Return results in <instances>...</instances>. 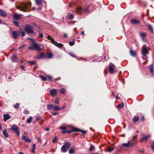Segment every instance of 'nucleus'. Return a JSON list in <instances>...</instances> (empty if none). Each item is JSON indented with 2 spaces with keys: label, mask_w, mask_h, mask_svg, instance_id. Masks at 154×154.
Wrapping results in <instances>:
<instances>
[{
  "label": "nucleus",
  "mask_w": 154,
  "mask_h": 154,
  "mask_svg": "<svg viewBox=\"0 0 154 154\" xmlns=\"http://www.w3.org/2000/svg\"><path fill=\"white\" fill-rule=\"evenodd\" d=\"M137 134L135 135V136H134L133 137L132 139V140H133V141L134 142H135L134 140L137 138Z\"/></svg>",
  "instance_id": "09e8293b"
},
{
  "label": "nucleus",
  "mask_w": 154,
  "mask_h": 154,
  "mask_svg": "<svg viewBox=\"0 0 154 154\" xmlns=\"http://www.w3.org/2000/svg\"><path fill=\"white\" fill-rule=\"evenodd\" d=\"M53 110L55 111H58L60 110V109L58 106H55L53 108Z\"/></svg>",
  "instance_id": "cd10ccee"
},
{
  "label": "nucleus",
  "mask_w": 154,
  "mask_h": 154,
  "mask_svg": "<svg viewBox=\"0 0 154 154\" xmlns=\"http://www.w3.org/2000/svg\"><path fill=\"white\" fill-rule=\"evenodd\" d=\"M57 137H55L52 140V142L53 143H55L57 141Z\"/></svg>",
  "instance_id": "49530a36"
},
{
  "label": "nucleus",
  "mask_w": 154,
  "mask_h": 154,
  "mask_svg": "<svg viewBox=\"0 0 154 154\" xmlns=\"http://www.w3.org/2000/svg\"><path fill=\"white\" fill-rule=\"evenodd\" d=\"M72 57H75V56L74 55V54H71L70 55Z\"/></svg>",
  "instance_id": "0e129e2a"
},
{
  "label": "nucleus",
  "mask_w": 154,
  "mask_h": 154,
  "mask_svg": "<svg viewBox=\"0 0 154 154\" xmlns=\"http://www.w3.org/2000/svg\"><path fill=\"white\" fill-rule=\"evenodd\" d=\"M4 120L5 122H6L8 120L11 118V116H9V114L8 113L5 114L3 115Z\"/></svg>",
  "instance_id": "9b49d317"
},
{
  "label": "nucleus",
  "mask_w": 154,
  "mask_h": 154,
  "mask_svg": "<svg viewBox=\"0 0 154 154\" xmlns=\"http://www.w3.org/2000/svg\"><path fill=\"white\" fill-rule=\"evenodd\" d=\"M43 36V34L42 33H39V38H42Z\"/></svg>",
  "instance_id": "5fc2aeb1"
},
{
  "label": "nucleus",
  "mask_w": 154,
  "mask_h": 154,
  "mask_svg": "<svg viewBox=\"0 0 154 154\" xmlns=\"http://www.w3.org/2000/svg\"><path fill=\"white\" fill-rule=\"evenodd\" d=\"M65 106H66V105H65L64 106H63L61 108H60V110L64 109L65 108Z\"/></svg>",
  "instance_id": "bf43d9fd"
},
{
  "label": "nucleus",
  "mask_w": 154,
  "mask_h": 154,
  "mask_svg": "<svg viewBox=\"0 0 154 154\" xmlns=\"http://www.w3.org/2000/svg\"><path fill=\"white\" fill-rule=\"evenodd\" d=\"M25 35V33L23 32H22V33H21V36H22V37H24Z\"/></svg>",
  "instance_id": "13d9d810"
},
{
  "label": "nucleus",
  "mask_w": 154,
  "mask_h": 154,
  "mask_svg": "<svg viewBox=\"0 0 154 154\" xmlns=\"http://www.w3.org/2000/svg\"><path fill=\"white\" fill-rule=\"evenodd\" d=\"M67 16V18L69 20H72L74 18V16L72 14L68 15Z\"/></svg>",
  "instance_id": "a878e982"
},
{
  "label": "nucleus",
  "mask_w": 154,
  "mask_h": 154,
  "mask_svg": "<svg viewBox=\"0 0 154 154\" xmlns=\"http://www.w3.org/2000/svg\"><path fill=\"white\" fill-rule=\"evenodd\" d=\"M109 73L111 74H113L117 71L116 70L115 66L112 64L109 65Z\"/></svg>",
  "instance_id": "0eeeda50"
},
{
  "label": "nucleus",
  "mask_w": 154,
  "mask_h": 154,
  "mask_svg": "<svg viewBox=\"0 0 154 154\" xmlns=\"http://www.w3.org/2000/svg\"><path fill=\"white\" fill-rule=\"evenodd\" d=\"M74 132V131L73 130V129L72 130H68L66 131H62L61 132V133L62 134H66V133H71Z\"/></svg>",
  "instance_id": "4be33fe9"
},
{
  "label": "nucleus",
  "mask_w": 154,
  "mask_h": 154,
  "mask_svg": "<svg viewBox=\"0 0 154 154\" xmlns=\"http://www.w3.org/2000/svg\"><path fill=\"white\" fill-rule=\"evenodd\" d=\"M124 106V104L123 103H121L118 105V107L119 109L122 108Z\"/></svg>",
  "instance_id": "c9c22d12"
},
{
  "label": "nucleus",
  "mask_w": 154,
  "mask_h": 154,
  "mask_svg": "<svg viewBox=\"0 0 154 154\" xmlns=\"http://www.w3.org/2000/svg\"><path fill=\"white\" fill-rule=\"evenodd\" d=\"M26 142H28L29 143H30L31 142V140L28 138L27 137V138L26 139V140L25 141Z\"/></svg>",
  "instance_id": "c03bdc74"
},
{
  "label": "nucleus",
  "mask_w": 154,
  "mask_h": 154,
  "mask_svg": "<svg viewBox=\"0 0 154 154\" xmlns=\"http://www.w3.org/2000/svg\"><path fill=\"white\" fill-rule=\"evenodd\" d=\"M150 137V135H148L147 136L143 137L142 138V139L141 140V141L142 142L143 141H146L147 140H148V138L149 137Z\"/></svg>",
  "instance_id": "a211bd4d"
},
{
  "label": "nucleus",
  "mask_w": 154,
  "mask_h": 154,
  "mask_svg": "<svg viewBox=\"0 0 154 154\" xmlns=\"http://www.w3.org/2000/svg\"><path fill=\"white\" fill-rule=\"evenodd\" d=\"M35 144H33L32 145V152L33 153L35 152Z\"/></svg>",
  "instance_id": "72a5a7b5"
},
{
  "label": "nucleus",
  "mask_w": 154,
  "mask_h": 154,
  "mask_svg": "<svg viewBox=\"0 0 154 154\" xmlns=\"http://www.w3.org/2000/svg\"><path fill=\"white\" fill-rule=\"evenodd\" d=\"M114 147L112 148H109L108 149V151L109 152H111L114 149Z\"/></svg>",
  "instance_id": "37998d69"
},
{
  "label": "nucleus",
  "mask_w": 154,
  "mask_h": 154,
  "mask_svg": "<svg viewBox=\"0 0 154 154\" xmlns=\"http://www.w3.org/2000/svg\"><path fill=\"white\" fill-rule=\"evenodd\" d=\"M32 117L31 116L26 121V122L28 123H29L31 122Z\"/></svg>",
  "instance_id": "473e14b6"
},
{
  "label": "nucleus",
  "mask_w": 154,
  "mask_h": 154,
  "mask_svg": "<svg viewBox=\"0 0 154 154\" xmlns=\"http://www.w3.org/2000/svg\"><path fill=\"white\" fill-rule=\"evenodd\" d=\"M20 106L19 103H17L14 106V107L16 109H17L19 108Z\"/></svg>",
  "instance_id": "e433bc0d"
},
{
  "label": "nucleus",
  "mask_w": 154,
  "mask_h": 154,
  "mask_svg": "<svg viewBox=\"0 0 154 154\" xmlns=\"http://www.w3.org/2000/svg\"><path fill=\"white\" fill-rule=\"evenodd\" d=\"M3 134L4 135V136L6 137L7 138L8 137V133L6 132V130H4L3 131Z\"/></svg>",
  "instance_id": "5701e85b"
},
{
  "label": "nucleus",
  "mask_w": 154,
  "mask_h": 154,
  "mask_svg": "<svg viewBox=\"0 0 154 154\" xmlns=\"http://www.w3.org/2000/svg\"><path fill=\"white\" fill-rule=\"evenodd\" d=\"M28 49L30 50L35 49L37 51H40L41 50L40 46L35 43H33L32 45L29 47Z\"/></svg>",
  "instance_id": "f03ea898"
},
{
  "label": "nucleus",
  "mask_w": 154,
  "mask_h": 154,
  "mask_svg": "<svg viewBox=\"0 0 154 154\" xmlns=\"http://www.w3.org/2000/svg\"><path fill=\"white\" fill-rule=\"evenodd\" d=\"M70 144L68 142H66L61 148V150L63 152H66L69 148Z\"/></svg>",
  "instance_id": "20e7f679"
},
{
  "label": "nucleus",
  "mask_w": 154,
  "mask_h": 154,
  "mask_svg": "<svg viewBox=\"0 0 154 154\" xmlns=\"http://www.w3.org/2000/svg\"><path fill=\"white\" fill-rule=\"evenodd\" d=\"M11 129L12 131L16 134L18 136H19L20 133L19 128L17 125H13L11 128Z\"/></svg>",
  "instance_id": "423d86ee"
},
{
  "label": "nucleus",
  "mask_w": 154,
  "mask_h": 154,
  "mask_svg": "<svg viewBox=\"0 0 154 154\" xmlns=\"http://www.w3.org/2000/svg\"><path fill=\"white\" fill-rule=\"evenodd\" d=\"M152 149L154 150V142L153 143V145L152 146Z\"/></svg>",
  "instance_id": "69168bd1"
},
{
  "label": "nucleus",
  "mask_w": 154,
  "mask_h": 154,
  "mask_svg": "<svg viewBox=\"0 0 154 154\" xmlns=\"http://www.w3.org/2000/svg\"><path fill=\"white\" fill-rule=\"evenodd\" d=\"M57 90L56 89H52L50 91V93L52 96H55L57 93Z\"/></svg>",
  "instance_id": "dca6fc26"
},
{
  "label": "nucleus",
  "mask_w": 154,
  "mask_h": 154,
  "mask_svg": "<svg viewBox=\"0 0 154 154\" xmlns=\"http://www.w3.org/2000/svg\"><path fill=\"white\" fill-rule=\"evenodd\" d=\"M31 3L29 2H23V5L21 6L23 8H26L27 7L30 6Z\"/></svg>",
  "instance_id": "ddd939ff"
},
{
  "label": "nucleus",
  "mask_w": 154,
  "mask_h": 154,
  "mask_svg": "<svg viewBox=\"0 0 154 154\" xmlns=\"http://www.w3.org/2000/svg\"><path fill=\"white\" fill-rule=\"evenodd\" d=\"M53 54L51 53H48L46 54V58L51 59L52 58Z\"/></svg>",
  "instance_id": "412c9836"
},
{
  "label": "nucleus",
  "mask_w": 154,
  "mask_h": 154,
  "mask_svg": "<svg viewBox=\"0 0 154 154\" xmlns=\"http://www.w3.org/2000/svg\"><path fill=\"white\" fill-rule=\"evenodd\" d=\"M47 38L49 40H50L52 42V44L54 45L55 46L57 47L61 48L63 46V45L61 43H58L52 38H51L50 35H48L47 36Z\"/></svg>",
  "instance_id": "f257e3e1"
},
{
  "label": "nucleus",
  "mask_w": 154,
  "mask_h": 154,
  "mask_svg": "<svg viewBox=\"0 0 154 154\" xmlns=\"http://www.w3.org/2000/svg\"><path fill=\"white\" fill-rule=\"evenodd\" d=\"M35 2L36 4L38 5H42L43 3H45L43 0H35Z\"/></svg>",
  "instance_id": "4468645a"
},
{
  "label": "nucleus",
  "mask_w": 154,
  "mask_h": 154,
  "mask_svg": "<svg viewBox=\"0 0 154 154\" xmlns=\"http://www.w3.org/2000/svg\"><path fill=\"white\" fill-rule=\"evenodd\" d=\"M39 77L41 78V79L43 81H45L47 80V78L46 77L40 75Z\"/></svg>",
  "instance_id": "7c9ffc66"
},
{
  "label": "nucleus",
  "mask_w": 154,
  "mask_h": 154,
  "mask_svg": "<svg viewBox=\"0 0 154 154\" xmlns=\"http://www.w3.org/2000/svg\"><path fill=\"white\" fill-rule=\"evenodd\" d=\"M13 18L15 20H17L19 18L20 16L18 14H15L13 15Z\"/></svg>",
  "instance_id": "b1692460"
},
{
  "label": "nucleus",
  "mask_w": 154,
  "mask_h": 154,
  "mask_svg": "<svg viewBox=\"0 0 154 154\" xmlns=\"http://www.w3.org/2000/svg\"><path fill=\"white\" fill-rule=\"evenodd\" d=\"M149 53L148 48L146 45H144L142 47L141 53L143 57L146 56Z\"/></svg>",
  "instance_id": "39448f33"
},
{
  "label": "nucleus",
  "mask_w": 154,
  "mask_h": 154,
  "mask_svg": "<svg viewBox=\"0 0 154 154\" xmlns=\"http://www.w3.org/2000/svg\"><path fill=\"white\" fill-rule=\"evenodd\" d=\"M40 57H40V55H37L35 57V58L36 59H41Z\"/></svg>",
  "instance_id": "864d4df0"
},
{
  "label": "nucleus",
  "mask_w": 154,
  "mask_h": 154,
  "mask_svg": "<svg viewBox=\"0 0 154 154\" xmlns=\"http://www.w3.org/2000/svg\"><path fill=\"white\" fill-rule=\"evenodd\" d=\"M41 59L46 58V54H45L44 53H42L40 55Z\"/></svg>",
  "instance_id": "bb28decb"
},
{
  "label": "nucleus",
  "mask_w": 154,
  "mask_h": 154,
  "mask_svg": "<svg viewBox=\"0 0 154 154\" xmlns=\"http://www.w3.org/2000/svg\"><path fill=\"white\" fill-rule=\"evenodd\" d=\"M48 79L49 80H51L52 79V77L51 76H49L48 77Z\"/></svg>",
  "instance_id": "338daca9"
},
{
  "label": "nucleus",
  "mask_w": 154,
  "mask_h": 154,
  "mask_svg": "<svg viewBox=\"0 0 154 154\" xmlns=\"http://www.w3.org/2000/svg\"><path fill=\"white\" fill-rule=\"evenodd\" d=\"M80 131L83 134H86V131H85L80 130Z\"/></svg>",
  "instance_id": "6e6d98bb"
},
{
  "label": "nucleus",
  "mask_w": 154,
  "mask_h": 154,
  "mask_svg": "<svg viewBox=\"0 0 154 154\" xmlns=\"http://www.w3.org/2000/svg\"><path fill=\"white\" fill-rule=\"evenodd\" d=\"M141 120L142 121H144V117L143 116L142 117V119H141Z\"/></svg>",
  "instance_id": "774afa93"
},
{
  "label": "nucleus",
  "mask_w": 154,
  "mask_h": 154,
  "mask_svg": "<svg viewBox=\"0 0 154 154\" xmlns=\"http://www.w3.org/2000/svg\"><path fill=\"white\" fill-rule=\"evenodd\" d=\"M13 23L14 24L15 26H17V27L19 26V23L18 22H16L15 21H14Z\"/></svg>",
  "instance_id": "79ce46f5"
},
{
  "label": "nucleus",
  "mask_w": 154,
  "mask_h": 154,
  "mask_svg": "<svg viewBox=\"0 0 154 154\" xmlns=\"http://www.w3.org/2000/svg\"><path fill=\"white\" fill-rule=\"evenodd\" d=\"M23 113L26 114H28L29 113V111L27 110H24L23 111Z\"/></svg>",
  "instance_id": "603ef678"
},
{
  "label": "nucleus",
  "mask_w": 154,
  "mask_h": 154,
  "mask_svg": "<svg viewBox=\"0 0 154 154\" xmlns=\"http://www.w3.org/2000/svg\"><path fill=\"white\" fill-rule=\"evenodd\" d=\"M41 117L40 116H38L36 117V121L34 122L35 123L38 121L39 119H41Z\"/></svg>",
  "instance_id": "a19ab883"
},
{
  "label": "nucleus",
  "mask_w": 154,
  "mask_h": 154,
  "mask_svg": "<svg viewBox=\"0 0 154 154\" xmlns=\"http://www.w3.org/2000/svg\"><path fill=\"white\" fill-rule=\"evenodd\" d=\"M59 99H57L55 100L54 103L56 104H58L59 103Z\"/></svg>",
  "instance_id": "8fccbe9b"
},
{
  "label": "nucleus",
  "mask_w": 154,
  "mask_h": 154,
  "mask_svg": "<svg viewBox=\"0 0 154 154\" xmlns=\"http://www.w3.org/2000/svg\"><path fill=\"white\" fill-rule=\"evenodd\" d=\"M75 43V42L74 41H71L69 43V45L71 46H72L74 45Z\"/></svg>",
  "instance_id": "ea45409f"
},
{
  "label": "nucleus",
  "mask_w": 154,
  "mask_h": 154,
  "mask_svg": "<svg viewBox=\"0 0 154 154\" xmlns=\"http://www.w3.org/2000/svg\"><path fill=\"white\" fill-rule=\"evenodd\" d=\"M131 23L133 25L139 24L140 23V22L139 20H137L135 19H132L131 20Z\"/></svg>",
  "instance_id": "f8f14e48"
},
{
  "label": "nucleus",
  "mask_w": 154,
  "mask_h": 154,
  "mask_svg": "<svg viewBox=\"0 0 154 154\" xmlns=\"http://www.w3.org/2000/svg\"><path fill=\"white\" fill-rule=\"evenodd\" d=\"M76 11L78 14H80L82 13L83 11L81 7H78L76 8Z\"/></svg>",
  "instance_id": "f3484780"
},
{
  "label": "nucleus",
  "mask_w": 154,
  "mask_h": 154,
  "mask_svg": "<svg viewBox=\"0 0 154 154\" xmlns=\"http://www.w3.org/2000/svg\"><path fill=\"white\" fill-rule=\"evenodd\" d=\"M60 129L63 130V131H66V127L65 126H63L61 127L60 128Z\"/></svg>",
  "instance_id": "4c0bfd02"
},
{
  "label": "nucleus",
  "mask_w": 154,
  "mask_h": 154,
  "mask_svg": "<svg viewBox=\"0 0 154 154\" xmlns=\"http://www.w3.org/2000/svg\"><path fill=\"white\" fill-rule=\"evenodd\" d=\"M130 53L131 55L132 56L134 57L136 56V53L135 52L133 51L132 50H131L130 51Z\"/></svg>",
  "instance_id": "393cba45"
},
{
  "label": "nucleus",
  "mask_w": 154,
  "mask_h": 154,
  "mask_svg": "<svg viewBox=\"0 0 154 154\" xmlns=\"http://www.w3.org/2000/svg\"><path fill=\"white\" fill-rule=\"evenodd\" d=\"M150 72L151 73H153V69L152 67H151L150 68Z\"/></svg>",
  "instance_id": "4d7b16f0"
},
{
  "label": "nucleus",
  "mask_w": 154,
  "mask_h": 154,
  "mask_svg": "<svg viewBox=\"0 0 154 154\" xmlns=\"http://www.w3.org/2000/svg\"><path fill=\"white\" fill-rule=\"evenodd\" d=\"M94 148V146H91L89 149V151H91Z\"/></svg>",
  "instance_id": "3c124183"
},
{
  "label": "nucleus",
  "mask_w": 154,
  "mask_h": 154,
  "mask_svg": "<svg viewBox=\"0 0 154 154\" xmlns=\"http://www.w3.org/2000/svg\"><path fill=\"white\" fill-rule=\"evenodd\" d=\"M60 92L61 94H64L66 93V90L64 88H62L60 90Z\"/></svg>",
  "instance_id": "f704fd0d"
},
{
  "label": "nucleus",
  "mask_w": 154,
  "mask_h": 154,
  "mask_svg": "<svg viewBox=\"0 0 154 154\" xmlns=\"http://www.w3.org/2000/svg\"><path fill=\"white\" fill-rule=\"evenodd\" d=\"M135 143V142H134L133 140L128 141L126 143H123L122 144V146L123 147H128L132 146Z\"/></svg>",
  "instance_id": "7ed1b4c3"
},
{
  "label": "nucleus",
  "mask_w": 154,
  "mask_h": 154,
  "mask_svg": "<svg viewBox=\"0 0 154 154\" xmlns=\"http://www.w3.org/2000/svg\"><path fill=\"white\" fill-rule=\"evenodd\" d=\"M63 36L65 38H67V35L66 34H65V33H64Z\"/></svg>",
  "instance_id": "052dcab7"
},
{
  "label": "nucleus",
  "mask_w": 154,
  "mask_h": 154,
  "mask_svg": "<svg viewBox=\"0 0 154 154\" xmlns=\"http://www.w3.org/2000/svg\"><path fill=\"white\" fill-rule=\"evenodd\" d=\"M75 150L73 149H71L69 150V153L70 154H72L75 153Z\"/></svg>",
  "instance_id": "c756f323"
},
{
  "label": "nucleus",
  "mask_w": 154,
  "mask_h": 154,
  "mask_svg": "<svg viewBox=\"0 0 154 154\" xmlns=\"http://www.w3.org/2000/svg\"><path fill=\"white\" fill-rule=\"evenodd\" d=\"M25 30L29 33H32L33 32L32 26L29 25H26L25 28Z\"/></svg>",
  "instance_id": "6e6552de"
},
{
  "label": "nucleus",
  "mask_w": 154,
  "mask_h": 154,
  "mask_svg": "<svg viewBox=\"0 0 154 154\" xmlns=\"http://www.w3.org/2000/svg\"><path fill=\"white\" fill-rule=\"evenodd\" d=\"M139 34L142 40L144 42H146L147 40L145 39V37L147 36L145 32H140Z\"/></svg>",
  "instance_id": "9d476101"
},
{
  "label": "nucleus",
  "mask_w": 154,
  "mask_h": 154,
  "mask_svg": "<svg viewBox=\"0 0 154 154\" xmlns=\"http://www.w3.org/2000/svg\"><path fill=\"white\" fill-rule=\"evenodd\" d=\"M11 60L13 62H15L17 61L18 58L16 55H13L11 57Z\"/></svg>",
  "instance_id": "2eb2a0df"
},
{
  "label": "nucleus",
  "mask_w": 154,
  "mask_h": 154,
  "mask_svg": "<svg viewBox=\"0 0 154 154\" xmlns=\"http://www.w3.org/2000/svg\"><path fill=\"white\" fill-rule=\"evenodd\" d=\"M52 114L54 116L58 114V112L53 113Z\"/></svg>",
  "instance_id": "e2e57ef3"
},
{
  "label": "nucleus",
  "mask_w": 154,
  "mask_h": 154,
  "mask_svg": "<svg viewBox=\"0 0 154 154\" xmlns=\"http://www.w3.org/2000/svg\"><path fill=\"white\" fill-rule=\"evenodd\" d=\"M12 34L14 39L17 38L20 35V32L18 31H12Z\"/></svg>",
  "instance_id": "1a4fd4ad"
},
{
  "label": "nucleus",
  "mask_w": 154,
  "mask_h": 154,
  "mask_svg": "<svg viewBox=\"0 0 154 154\" xmlns=\"http://www.w3.org/2000/svg\"><path fill=\"white\" fill-rule=\"evenodd\" d=\"M27 137L25 136H23L21 137V139L22 140L25 141L26 139L27 138Z\"/></svg>",
  "instance_id": "a18cd8bd"
},
{
  "label": "nucleus",
  "mask_w": 154,
  "mask_h": 154,
  "mask_svg": "<svg viewBox=\"0 0 154 154\" xmlns=\"http://www.w3.org/2000/svg\"><path fill=\"white\" fill-rule=\"evenodd\" d=\"M139 120V117L138 116H134L132 121H133L135 123L138 122Z\"/></svg>",
  "instance_id": "aec40b11"
},
{
  "label": "nucleus",
  "mask_w": 154,
  "mask_h": 154,
  "mask_svg": "<svg viewBox=\"0 0 154 154\" xmlns=\"http://www.w3.org/2000/svg\"><path fill=\"white\" fill-rule=\"evenodd\" d=\"M54 107V106L52 104H48L47 105V108L50 110L52 109Z\"/></svg>",
  "instance_id": "c85d7f7f"
},
{
  "label": "nucleus",
  "mask_w": 154,
  "mask_h": 154,
  "mask_svg": "<svg viewBox=\"0 0 154 154\" xmlns=\"http://www.w3.org/2000/svg\"><path fill=\"white\" fill-rule=\"evenodd\" d=\"M24 47V45H22V46H21L20 47H19V48H18V49H20L21 48H23Z\"/></svg>",
  "instance_id": "680f3d73"
},
{
  "label": "nucleus",
  "mask_w": 154,
  "mask_h": 154,
  "mask_svg": "<svg viewBox=\"0 0 154 154\" xmlns=\"http://www.w3.org/2000/svg\"><path fill=\"white\" fill-rule=\"evenodd\" d=\"M28 63L32 65H34L35 64V61H29L28 62Z\"/></svg>",
  "instance_id": "58836bf2"
},
{
  "label": "nucleus",
  "mask_w": 154,
  "mask_h": 154,
  "mask_svg": "<svg viewBox=\"0 0 154 154\" xmlns=\"http://www.w3.org/2000/svg\"><path fill=\"white\" fill-rule=\"evenodd\" d=\"M148 29H149L151 32H153V29L152 26L150 25H148L147 26Z\"/></svg>",
  "instance_id": "2f4dec72"
},
{
  "label": "nucleus",
  "mask_w": 154,
  "mask_h": 154,
  "mask_svg": "<svg viewBox=\"0 0 154 154\" xmlns=\"http://www.w3.org/2000/svg\"><path fill=\"white\" fill-rule=\"evenodd\" d=\"M73 130L75 132H78V131H80V129H78V128H73Z\"/></svg>",
  "instance_id": "de8ad7c7"
},
{
  "label": "nucleus",
  "mask_w": 154,
  "mask_h": 154,
  "mask_svg": "<svg viewBox=\"0 0 154 154\" xmlns=\"http://www.w3.org/2000/svg\"><path fill=\"white\" fill-rule=\"evenodd\" d=\"M0 15L3 16L4 17H6L7 16L6 13L1 9H0Z\"/></svg>",
  "instance_id": "6ab92c4d"
}]
</instances>
